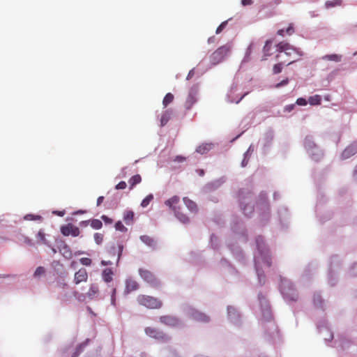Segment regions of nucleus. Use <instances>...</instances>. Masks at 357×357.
<instances>
[{"instance_id":"obj_1","label":"nucleus","mask_w":357,"mask_h":357,"mask_svg":"<svg viewBox=\"0 0 357 357\" xmlns=\"http://www.w3.org/2000/svg\"><path fill=\"white\" fill-rule=\"evenodd\" d=\"M258 300L260 306L261 321L266 339L272 342L280 340V333L275 322L273 319L271 310L266 297L259 294Z\"/></svg>"},{"instance_id":"obj_2","label":"nucleus","mask_w":357,"mask_h":357,"mask_svg":"<svg viewBox=\"0 0 357 357\" xmlns=\"http://www.w3.org/2000/svg\"><path fill=\"white\" fill-rule=\"evenodd\" d=\"M257 250L254 253L255 266L257 272L259 283H265V276L263 268L270 267L271 265V256L270 250L264 242L262 236H259L255 240Z\"/></svg>"},{"instance_id":"obj_3","label":"nucleus","mask_w":357,"mask_h":357,"mask_svg":"<svg viewBox=\"0 0 357 357\" xmlns=\"http://www.w3.org/2000/svg\"><path fill=\"white\" fill-rule=\"evenodd\" d=\"M342 266L343 261L340 256L333 255L331 257L327 274L328 284L331 287H334L337 284Z\"/></svg>"},{"instance_id":"obj_4","label":"nucleus","mask_w":357,"mask_h":357,"mask_svg":"<svg viewBox=\"0 0 357 357\" xmlns=\"http://www.w3.org/2000/svg\"><path fill=\"white\" fill-rule=\"evenodd\" d=\"M303 146L307 155L312 160L318 162L324 157L323 150L315 143L312 135H307L305 137Z\"/></svg>"},{"instance_id":"obj_5","label":"nucleus","mask_w":357,"mask_h":357,"mask_svg":"<svg viewBox=\"0 0 357 357\" xmlns=\"http://www.w3.org/2000/svg\"><path fill=\"white\" fill-rule=\"evenodd\" d=\"M232 43L229 42L218 47L210 55L211 65L214 66L224 62L231 54Z\"/></svg>"},{"instance_id":"obj_6","label":"nucleus","mask_w":357,"mask_h":357,"mask_svg":"<svg viewBox=\"0 0 357 357\" xmlns=\"http://www.w3.org/2000/svg\"><path fill=\"white\" fill-rule=\"evenodd\" d=\"M280 290L287 302L297 301L298 293L289 279L280 277Z\"/></svg>"},{"instance_id":"obj_7","label":"nucleus","mask_w":357,"mask_h":357,"mask_svg":"<svg viewBox=\"0 0 357 357\" xmlns=\"http://www.w3.org/2000/svg\"><path fill=\"white\" fill-rule=\"evenodd\" d=\"M253 195L248 190H241L239 193V202L241 208L246 216H250L253 212Z\"/></svg>"},{"instance_id":"obj_8","label":"nucleus","mask_w":357,"mask_h":357,"mask_svg":"<svg viewBox=\"0 0 357 357\" xmlns=\"http://www.w3.org/2000/svg\"><path fill=\"white\" fill-rule=\"evenodd\" d=\"M183 312L188 317L194 319L195 321L202 323H208L211 321V318L206 314L197 310L194 307L185 304L182 306Z\"/></svg>"},{"instance_id":"obj_9","label":"nucleus","mask_w":357,"mask_h":357,"mask_svg":"<svg viewBox=\"0 0 357 357\" xmlns=\"http://www.w3.org/2000/svg\"><path fill=\"white\" fill-rule=\"evenodd\" d=\"M165 205L171 208L176 218L182 223L189 222V218L187 215L181 211L180 198L178 196H174L165 202Z\"/></svg>"},{"instance_id":"obj_10","label":"nucleus","mask_w":357,"mask_h":357,"mask_svg":"<svg viewBox=\"0 0 357 357\" xmlns=\"http://www.w3.org/2000/svg\"><path fill=\"white\" fill-rule=\"evenodd\" d=\"M137 301L141 305L150 309H159L162 306V302L158 298L150 296L139 295Z\"/></svg>"},{"instance_id":"obj_11","label":"nucleus","mask_w":357,"mask_h":357,"mask_svg":"<svg viewBox=\"0 0 357 357\" xmlns=\"http://www.w3.org/2000/svg\"><path fill=\"white\" fill-rule=\"evenodd\" d=\"M227 319L233 325L239 326L242 323L241 313L234 305H228L227 308Z\"/></svg>"},{"instance_id":"obj_12","label":"nucleus","mask_w":357,"mask_h":357,"mask_svg":"<svg viewBox=\"0 0 357 357\" xmlns=\"http://www.w3.org/2000/svg\"><path fill=\"white\" fill-rule=\"evenodd\" d=\"M139 274L142 280L148 283L150 286L155 288L160 286V280L150 271L139 268Z\"/></svg>"},{"instance_id":"obj_13","label":"nucleus","mask_w":357,"mask_h":357,"mask_svg":"<svg viewBox=\"0 0 357 357\" xmlns=\"http://www.w3.org/2000/svg\"><path fill=\"white\" fill-rule=\"evenodd\" d=\"M145 333L150 337L161 342H168L170 340V337L168 335L155 328L146 327L145 328Z\"/></svg>"},{"instance_id":"obj_14","label":"nucleus","mask_w":357,"mask_h":357,"mask_svg":"<svg viewBox=\"0 0 357 357\" xmlns=\"http://www.w3.org/2000/svg\"><path fill=\"white\" fill-rule=\"evenodd\" d=\"M160 322L169 327L181 328L184 326L181 319L172 315L161 316L160 317Z\"/></svg>"},{"instance_id":"obj_15","label":"nucleus","mask_w":357,"mask_h":357,"mask_svg":"<svg viewBox=\"0 0 357 357\" xmlns=\"http://www.w3.org/2000/svg\"><path fill=\"white\" fill-rule=\"evenodd\" d=\"M198 92L199 86L197 84H194L189 89L188 95L185 103V107L187 109H190L197 101Z\"/></svg>"},{"instance_id":"obj_16","label":"nucleus","mask_w":357,"mask_h":357,"mask_svg":"<svg viewBox=\"0 0 357 357\" xmlns=\"http://www.w3.org/2000/svg\"><path fill=\"white\" fill-rule=\"evenodd\" d=\"M317 328L325 342H331L333 340V333L325 321L323 323L318 324Z\"/></svg>"},{"instance_id":"obj_17","label":"nucleus","mask_w":357,"mask_h":357,"mask_svg":"<svg viewBox=\"0 0 357 357\" xmlns=\"http://www.w3.org/2000/svg\"><path fill=\"white\" fill-rule=\"evenodd\" d=\"M257 210L259 213L261 223H266L269 218V206L265 198H261V202L257 206Z\"/></svg>"},{"instance_id":"obj_18","label":"nucleus","mask_w":357,"mask_h":357,"mask_svg":"<svg viewBox=\"0 0 357 357\" xmlns=\"http://www.w3.org/2000/svg\"><path fill=\"white\" fill-rule=\"evenodd\" d=\"M357 153V142H353L349 144L340 153V159L345 160Z\"/></svg>"},{"instance_id":"obj_19","label":"nucleus","mask_w":357,"mask_h":357,"mask_svg":"<svg viewBox=\"0 0 357 357\" xmlns=\"http://www.w3.org/2000/svg\"><path fill=\"white\" fill-rule=\"evenodd\" d=\"M237 91H238L237 85L234 84H232L227 94V100L228 102L238 103L243 98V97H245L248 93V92H246L243 95L238 97V95L236 94Z\"/></svg>"},{"instance_id":"obj_20","label":"nucleus","mask_w":357,"mask_h":357,"mask_svg":"<svg viewBox=\"0 0 357 357\" xmlns=\"http://www.w3.org/2000/svg\"><path fill=\"white\" fill-rule=\"evenodd\" d=\"M231 229L241 242H245L247 238L245 236V229L241 222L233 223Z\"/></svg>"},{"instance_id":"obj_21","label":"nucleus","mask_w":357,"mask_h":357,"mask_svg":"<svg viewBox=\"0 0 357 357\" xmlns=\"http://www.w3.org/2000/svg\"><path fill=\"white\" fill-rule=\"evenodd\" d=\"M312 303L315 308L321 310H325L326 302L323 299L319 292H314L312 296Z\"/></svg>"},{"instance_id":"obj_22","label":"nucleus","mask_w":357,"mask_h":357,"mask_svg":"<svg viewBox=\"0 0 357 357\" xmlns=\"http://www.w3.org/2000/svg\"><path fill=\"white\" fill-rule=\"evenodd\" d=\"M61 231L64 236L72 235L73 236H77L79 234V229L77 227L72 224H68L61 227Z\"/></svg>"},{"instance_id":"obj_23","label":"nucleus","mask_w":357,"mask_h":357,"mask_svg":"<svg viewBox=\"0 0 357 357\" xmlns=\"http://www.w3.org/2000/svg\"><path fill=\"white\" fill-rule=\"evenodd\" d=\"M226 179L224 176L213 181L211 183H207L204 190L206 192H210L218 189L225 182Z\"/></svg>"},{"instance_id":"obj_24","label":"nucleus","mask_w":357,"mask_h":357,"mask_svg":"<svg viewBox=\"0 0 357 357\" xmlns=\"http://www.w3.org/2000/svg\"><path fill=\"white\" fill-rule=\"evenodd\" d=\"M277 50L280 53L284 52L286 55H291L292 52H295L296 50L294 47L291 46L289 43H280L277 45Z\"/></svg>"},{"instance_id":"obj_25","label":"nucleus","mask_w":357,"mask_h":357,"mask_svg":"<svg viewBox=\"0 0 357 357\" xmlns=\"http://www.w3.org/2000/svg\"><path fill=\"white\" fill-rule=\"evenodd\" d=\"M88 278L86 271L84 268H80L75 274L74 282L76 284H79L82 282H86Z\"/></svg>"},{"instance_id":"obj_26","label":"nucleus","mask_w":357,"mask_h":357,"mask_svg":"<svg viewBox=\"0 0 357 357\" xmlns=\"http://www.w3.org/2000/svg\"><path fill=\"white\" fill-rule=\"evenodd\" d=\"M278 216L281 224L287 226L288 210L285 206H281L278 210Z\"/></svg>"},{"instance_id":"obj_27","label":"nucleus","mask_w":357,"mask_h":357,"mask_svg":"<svg viewBox=\"0 0 357 357\" xmlns=\"http://www.w3.org/2000/svg\"><path fill=\"white\" fill-rule=\"evenodd\" d=\"M139 238L142 241V242H143L149 248L152 249H155L156 248L157 242L153 238L147 235H142L140 236Z\"/></svg>"},{"instance_id":"obj_28","label":"nucleus","mask_w":357,"mask_h":357,"mask_svg":"<svg viewBox=\"0 0 357 357\" xmlns=\"http://www.w3.org/2000/svg\"><path fill=\"white\" fill-rule=\"evenodd\" d=\"M214 148V144L213 143H204L198 146L196 149V152L200 154H206L211 149Z\"/></svg>"},{"instance_id":"obj_29","label":"nucleus","mask_w":357,"mask_h":357,"mask_svg":"<svg viewBox=\"0 0 357 357\" xmlns=\"http://www.w3.org/2000/svg\"><path fill=\"white\" fill-rule=\"evenodd\" d=\"M317 269L316 264H310L309 266L305 269L303 275L302 280L305 281L308 279L310 275H313Z\"/></svg>"},{"instance_id":"obj_30","label":"nucleus","mask_w":357,"mask_h":357,"mask_svg":"<svg viewBox=\"0 0 357 357\" xmlns=\"http://www.w3.org/2000/svg\"><path fill=\"white\" fill-rule=\"evenodd\" d=\"M138 284L136 281L128 278L126 281V290L125 293L129 294L130 292L137 290L138 289Z\"/></svg>"},{"instance_id":"obj_31","label":"nucleus","mask_w":357,"mask_h":357,"mask_svg":"<svg viewBox=\"0 0 357 357\" xmlns=\"http://www.w3.org/2000/svg\"><path fill=\"white\" fill-rule=\"evenodd\" d=\"M253 151H254V146L251 144L249 146L247 151L243 154V159L241 162L242 167H245L248 165L249 159L251 156V154L253 153Z\"/></svg>"},{"instance_id":"obj_32","label":"nucleus","mask_w":357,"mask_h":357,"mask_svg":"<svg viewBox=\"0 0 357 357\" xmlns=\"http://www.w3.org/2000/svg\"><path fill=\"white\" fill-rule=\"evenodd\" d=\"M59 251L65 258L70 259L72 257V252L66 244H61L59 247Z\"/></svg>"},{"instance_id":"obj_33","label":"nucleus","mask_w":357,"mask_h":357,"mask_svg":"<svg viewBox=\"0 0 357 357\" xmlns=\"http://www.w3.org/2000/svg\"><path fill=\"white\" fill-rule=\"evenodd\" d=\"M135 213L132 211L126 210L123 213V220L126 225H130L132 224Z\"/></svg>"},{"instance_id":"obj_34","label":"nucleus","mask_w":357,"mask_h":357,"mask_svg":"<svg viewBox=\"0 0 357 357\" xmlns=\"http://www.w3.org/2000/svg\"><path fill=\"white\" fill-rule=\"evenodd\" d=\"M324 61H331L334 62H340L342 59V56L341 54H326L321 58Z\"/></svg>"},{"instance_id":"obj_35","label":"nucleus","mask_w":357,"mask_h":357,"mask_svg":"<svg viewBox=\"0 0 357 357\" xmlns=\"http://www.w3.org/2000/svg\"><path fill=\"white\" fill-rule=\"evenodd\" d=\"M183 203L188 209L192 213H196L197 211V204L192 200L189 199L188 197L183 198Z\"/></svg>"},{"instance_id":"obj_36","label":"nucleus","mask_w":357,"mask_h":357,"mask_svg":"<svg viewBox=\"0 0 357 357\" xmlns=\"http://www.w3.org/2000/svg\"><path fill=\"white\" fill-rule=\"evenodd\" d=\"M228 247L237 259L241 260L243 259V253L240 248L233 246L230 243H228Z\"/></svg>"},{"instance_id":"obj_37","label":"nucleus","mask_w":357,"mask_h":357,"mask_svg":"<svg viewBox=\"0 0 357 357\" xmlns=\"http://www.w3.org/2000/svg\"><path fill=\"white\" fill-rule=\"evenodd\" d=\"M98 294V287L96 284H91L89 291L86 293L87 297L92 300Z\"/></svg>"},{"instance_id":"obj_38","label":"nucleus","mask_w":357,"mask_h":357,"mask_svg":"<svg viewBox=\"0 0 357 357\" xmlns=\"http://www.w3.org/2000/svg\"><path fill=\"white\" fill-rule=\"evenodd\" d=\"M113 271L110 268H105L103 270L102 276L105 282H110L112 280Z\"/></svg>"},{"instance_id":"obj_39","label":"nucleus","mask_w":357,"mask_h":357,"mask_svg":"<svg viewBox=\"0 0 357 357\" xmlns=\"http://www.w3.org/2000/svg\"><path fill=\"white\" fill-rule=\"evenodd\" d=\"M347 275L350 278L357 277V262L354 263L348 268Z\"/></svg>"},{"instance_id":"obj_40","label":"nucleus","mask_w":357,"mask_h":357,"mask_svg":"<svg viewBox=\"0 0 357 357\" xmlns=\"http://www.w3.org/2000/svg\"><path fill=\"white\" fill-rule=\"evenodd\" d=\"M172 115V112L169 110H166L163 112L160 119V126H164L169 121Z\"/></svg>"},{"instance_id":"obj_41","label":"nucleus","mask_w":357,"mask_h":357,"mask_svg":"<svg viewBox=\"0 0 357 357\" xmlns=\"http://www.w3.org/2000/svg\"><path fill=\"white\" fill-rule=\"evenodd\" d=\"M45 268L43 266H38L36 268V271L33 273V278L36 279H39L42 276H44L45 274Z\"/></svg>"},{"instance_id":"obj_42","label":"nucleus","mask_w":357,"mask_h":357,"mask_svg":"<svg viewBox=\"0 0 357 357\" xmlns=\"http://www.w3.org/2000/svg\"><path fill=\"white\" fill-rule=\"evenodd\" d=\"M142 181L140 175L137 174L130 178L129 183L130 184V188L132 189L135 185L139 183Z\"/></svg>"},{"instance_id":"obj_43","label":"nucleus","mask_w":357,"mask_h":357,"mask_svg":"<svg viewBox=\"0 0 357 357\" xmlns=\"http://www.w3.org/2000/svg\"><path fill=\"white\" fill-rule=\"evenodd\" d=\"M321 96L319 95H314L313 96L310 97L309 103L311 105H318L321 103Z\"/></svg>"},{"instance_id":"obj_44","label":"nucleus","mask_w":357,"mask_h":357,"mask_svg":"<svg viewBox=\"0 0 357 357\" xmlns=\"http://www.w3.org/2000/svg\"><path fill=\"white\" fill-rule=\"evenodd\" d=\"M271 44V40H267L266 42V44L263 49L264 56L262 57V60H266L267 56H269L270 45Z\"/></svg>"},{"instance_id":"obj_45","label":"nucleus","mask_w":357,"mask_h":357,"mask_svg":"<svg viewBox=\"0 0 357 357\" xmlns=\"http://www.w3.org/2000/svg\"><path fill=\"white\" fill-rule=\"evenodd\" d=\"M342 4V0H332L327 1L325 3V6L326 8H333L337 6H340Z\"/></svg>"},{"instance_id":"obj_46","label":"nucleus","mask_w":357,"mask_h":357,"mask_svg":"<svg viewBox=\"0 0 357 357\" xmlns=\"http://www.w3.org/2000/svg\"><path fill=\"white\" fill-rule=\"evenodd\" d=\"M174 100V96L171 93H168L165 96L162 104L165 107H166L169 103H171Z\"/></svg>"},{"instance_id":"obj_47","label":"nucleus","mask_w":357,"mask_h":357,"mask_svg":"<svg viewBox=\"0 0 357 357\" xmlns=\"http://www.w3.org/2000/svg\"><path fill=\"white\" fill-rule=\"evenodd\" d=\"M86 345V342H83L78 345L76 348V351L73 353L72 357H78V356L83 351L84 348Z\"/></svg>"},{"instance_id":"obj_48","label":"nucleus","mask_w":357,"mask_h":357,"mask_svg":"<svg viewBox=\"0 0 357 357\" xmlns=\"http://www.w3.org/2000/svg\"><path fill=\"white\" fill-rule=\"evenodd\" d=\"M153 199V195L152 194H150L148 196H146L142 202L141 203V206L143 207V208H145L146 207L151 201H152Z\"/></svg>"},{"instance_id":"obj_49","label":"nucleus","mask_w":357,"mask_h":357,"mask_svg":"<svg viewBox=\"0 0 357 357\" xmlns=\"http://www.w3.org/2000/svg\"><path fill=\"white\" fill-rule=\"evenodd\" d=\"M91 226L95 229H99L102 227V223L100 220L94 219L91 221Z\"/></svg>"},{"instance_id":"obj_50","label":"nucleus","mask_w":357,"mask_h":357,"mask_svg":"<svg viewBox=\"0 0 357 357\" xmlns=\"http://www.w3.org/2000/svg\"><path fill=\"white\" fill-rule=\"evenodd\" d=\"M115 229L121 232H126L128 229L122 224L121 221H118L115 224Z\"/></svg>"},{"instance_id":"obj_51","label":"nucleus","mask_w":357,"mask_h":357,"mask_svg":"<svg viewBox=\"0 0 357 357\" xmlns=\"http://www.w3.org/2000/svg\"><path fill=\"white\" fill-rule=\"evenodd\" d=\"M24 219L25 220H40L42 219V217L33 214H27L24 217Z\"/></svg>"},{"instance_id":"obj_52","label":"nucleus","mask_w":357,"mask_h":357,"mask_svg":"<svg viewBox=\"0 0 357 357\" xmlns=\"http://www.w3.org/2000/svg\"><path fill=\"white\" fill-rule=\"evenodd\" d=\"M73 295L80 302L84 301L86 297H87L86 294H79L77 291H74Z\"/></svg>"},{"instance_id":"obj_53","label":"nucleus","mask_w":357,"mask_h":357,"mask_svg":"<svg viewBox=\"0 0 357 357\" xmlns=\"http://www.w3.org/2000/svg\"><path fill=\"white\" fill-rule=\"evenodd\" d=\"M94 240L98 245L101 244L103 241V235L100 233H96L94 234Z\"/></svg>"},{"instance_id":"obj_54","label":"nucleus","mask_w":357,"mask_h":357,"mask_svg":"<svg viewBox=\"0 0 357 357\" xmlns=\"http://www.w3.org/2000/svg\"><path fill=\"white\" fill-rule=\"evenodd\" d=\"M20 240L22 241L24 243H26L30 246H32L33 245V243H32V241L29 237H27L24 235H21Z\"/></svg>"},{"instance_id":"obj_55","label":"nucleus","mask_w":357,"mask_h":357,"mask_svg":"<svg viewBox=\"0 0 357 357\" xmlns=\"http://www.w3.org/2000/svg\"><path fill=\"white\" fill-rule=\"evenodd\" d=\"M282 63L275 64L273 66V73L274 74H278V73H280L282 71Z\"/></svg>"},{"instance_id":"obj_56","label":"nucleus","mask_w":357,"mask_h":357,"mask_svg":"<svg viewBox=\"0 0 357 357\" xmlns=\"http://www.w3.org/2000/svg\"><path fill=\"white\" fill-rule=\"evenodd\" d=\"M115 294H116V289L115 288H112V291H111V304L112 305H114V306L116 304Z\"/></svg>"},{"instance_id":"obj_57","label":"nucleus","mask_w":357,"mask_h":357,"mask_svg":"<svg viewBox=\"0 0 357 357\" xmlns=\"http://www.w3.org/2000/svg\"><path fill=\"white\" fill-rule=\"evenodd\" d=\"M227 24V21H225V22H222L219 25V26L217 28L215 33L217 34L220 33L225 28Z\"/></svg>"},{"instance_id":"obj_58","label":"nucleus","mask_w":357,"mask_h":357,"mask_svg":"<svg viewBox=\"0 0 357 357\" xmlns=\"http://www.w3.org/2000/svg\"><path fill=\"white\" fill-rule=\"evenodd\" d=\"M296 104L301 106H305L307 104V101L303 98H299L296 100Z\"/></svg>"},{"instance_id":"obj_59","label":"nucleus","mask_w":357,"mask_h":357,"mask_svg":"<svg viewBox=\"0 0 357 357\" xmlns=\"http://www.w3.org/2000/svg\"><path fill=\"white\" fill-rule=\"evenodd\" d=\"M80 262L84 266H90L91 264V260L89 258L84 257L80 259Z\"/></svg>"},{"instance_id":"obj_60","label":"nucleus","mask_w":357,"mask_h":357,"mask_svg":"<svg viewBox=\"0 0 357 357\" xmlns=\"http://www.w3.org/2000/svg\"><path fill=\"white\" fill-rule=\"evenodd\" d=\"M288 83H289V79L287 78L285 79H283L280 82L278 83L277 84H275V87L277 89H279L282 86H286Z\"/></svg>"},{"instance_id":"obj_61","label":"nucleus","mask_w":357,"mask_h":357,"mask_svg":"<svg viewBox=\"0 0 357 357\" xmlns=\"http://www.w3.org/2000/svg\"><path fill=\"white\" fill-rule=\"evenodd\" d=\"M127 185L125 181H121L119 182L115 187L116 190H123L126 188Z\"/></svg>"},{"instance_id":"obj_62","label":"nucleus","mask_w":357,"mask_h":357,"mask_svg":"<svg viewBox=\"0 0 357 357\" xmlns=\"http://www.w3.org/2000/svg\"><path fill=\"white\" fill-rule=\"evenodd\" d=\"M294 107H295L294 104L286 105L284 108V112H291L294 109Z\"/></svg>"},{"instance_id":"obj_63","label":"nucleus","mask_w":357,"mask_h":357,"mask_svg":"<svg viewBox=\"0 0 357 357\" xmlns=\"http://www.w3.org/2000/svg\"><path fill=\"white\" fill-rule=\"evenodd\" d=\"M101 218L106 224H111L113 221L112 219L105 215H102Z\"/></svg>"},{"instance_id":"obj_64","label":"nucleus","mask_w":357,"mask_h":357,"mask_svg":"<svg viewBox=\"0 0 357 357\" xmlns=\"http://www.w3.org/2000/svg\"><path fill=\"white\" fill-rule=\"evenodd\" d=\"M352 177L355 182L357 183V165L355 166L352 173Z\"/></svg>"}]
</instances>
